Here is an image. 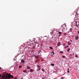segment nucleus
<instances>
[{"label": "nucleus", "instance_id": "nucleus-1", "mask_svg": "<svg viewBox=\"0 0 79 79\" xmlns=\"http://www.w3.org/2000/svg\"><path fill=\"white\" fill-rule=\"evenodd\" d=\"M8 78H12V79H13V76L12 75H11L10 73H9L8 75Z\"/></svg>", "mask_w": 79, "mask_h": 79}, {"label": "nucleus", "instance_id": "nucleus-2", "mask_svg": "<svg viewBox=\"0 0 79 79\" xmlns=\"http://www.w3.org/2000/svg\"><path fill=\"white\" fill-rule=\"evenodd\" d=\"M57 45L58 47H59V46H60V45H61V43H60V42H58L57 43Z\"/></svg>", "mask_w": 79, "mask_h": 79}, {"label": "nucleus", "instance_id": "nucleus-3", "mask_svg": "<svg viewBox=\"0 0 79 79\" xmlns=\"http://www.w3.org/2000/svg\"><path fill=\"white\" fill-rule=\"evenodd\" d=\"M75 39L76 40H79V37L78 36H76L75 37Z\"/></svg>", "mask_w": 79, "mask_h": 79}, {"label": "nucleus", "instance_id": "nucleus-4", "mask_svg": "<svg viewBox=\"0 0 79 79\" xmlns=\"http://www.w3.org/2000/svg\"><path fill=\"white\" fill-rule=\"evenodd\" d=\"M38 69L37 70L38 71H40L41 69L40 68V67H38V68H37Z\"/></svg>", "mask_w": 79, "mask_h": 79}, {"label": "nucleus", "instance_id": "nucleus-5", "mask_svg": "<svg viewBox=\"0 0 79 79\" xmlns=\"http://www.w3.org/2000/svg\"><path fill=\"white\" fill-rule=\"evenodd\" d=\"M73 28H71L69 29V31L70 32H72Z\"/></svg>", "mask_w": 79, "mask_h": 79}, {"label": "nucleus", "instance_id": "nucleus-6", "mask_svg": "<svg viewBox=\"0 0 79 79\" xmlns=\"http://www.w3.org/2000/svg\"><path fill=\"white\" fill-rule=\"evenodd\" d=\"M2 79H5V75H3L2 76Z\"/></svg>", "mask_w": 79, "mask_h": 79}, {"label": "nucleus", "instance_id": "nucleus-7", "mask_svg": "<svg viewBox=\"0 0 79 79\" xmlns=\"http://www.w3.org/2000/svg\"><path fill=\"white\" fill-rule=\"evenodd\" d=\"M27 69H30L31 68V67H29L28 66H27Z\"/></svg>", "mask_w": 79, "mask_h": 79}, {"label": "nucleus", "instance_id": "nucleus-8", "mask_svg": "<svg viewBox=\"0 0 79 79\" xmlns=\"http://www.w3.org/2000/svg\"><path fill=\"white\" fill-rule=\"evenodd\" d=\"M33 70H32V69H31L30 70V72H31V73H32V72H33Z\"/></svg>", "mask_w": 79, "mask_h": 79}, {"label": "nucleus", "instance_id": "nucleus-9", "mask_svg": "<svg viewBox=\"0 0 79 79\" xmlns=\"http://www.w3.org/2000/svg\"><path fill=\"white\" fill-rule=\"evenodd\" d=\"M21 62L22 63H24V60L22 59L21 60Z\"/></svg>", "mask_w": 79, "mask_h": 79}, {"label": "nucleus", "instance_id": "nucleus-10", "mask_svg": "<svg viewBox=\"0 0 79 79\" xmlns=\"http://www.w3.org/2000/svg\"><path fill=\"white\" fill-rule=\"evenodd\" d=\"M49 48L52 50V49H53V48L51 46H49Z\"/></svg>", "mask_w": 79, "mask_h": 79}, {"label": "nucleus", "instance_id": "nucleus-11", "mask_svg": "<svg viewBox=\"0 0 79 79\" xmlns=\"http://www.w3.org/2000/svg\"><path fill=\"white\" fill-rule=\"evenodd\" d=\"M35 63H37V59H36L35 60Z\"/></svg>", "mask_w": 79, "mask_h": 79}, {"label": "nucleus", "instance_id": "nucleus-12", "mask_svg": "<svg viewBox=\"0 0 79 79\" xmlns=\"http://www.w3.org/2000/svg\"><path fill=\"white\" fill-rule=\"evenodd\" d=\"M42 71H43V72H44V71H45V70H44V69H42Z\"/></svg>", "mask_w": 79, "mask_h": 79}, {"label": "nucleus", "instance_id": "nucleus-13", "mask_svg": "<svg viewBox=\"0 0 79 79\" xmlns=\"http://www.w3.org/2000/svg\"><path fill=\"white\" fill-rule=\"evenodd\" d=\"M51 65H52V66H55V65L53 64H51Z\"/></svg>", "mask_w": 79, "mask_h": 79}, {"label": "nucleus", "instance_id": "nucleus-14", "mask_svg": "<svg viewBox=\"0 0 79 79\" xmlns=\"http://www.w3.org/2000/svg\"><path fill=\"white\" fill-rule=\"evenodd\" d=\"M69 50H70V48H69L68 50H67V52H69Z\"/></svg>", "mask_w": 79, "mask_h": 79}, {"label": "nucleus", "instance_id": "nucleus-15", "mask_svg": "<svg viewBox=\"0 0 79 79\" xmlns=\"http://www.w3.org/2000/svg\"><path fill=\"white\" fill-rule=\"evenodd\" d=\"M22 66H23L22 65L19 66V68H22Z\"/></svg>", "mask_w": 79, "mask_h": 79}, {"label": "nucleus", "instance_id": "nucleus-16", "mask_svg": "<svg viewBox=\"0 0 79 79\" xmlns=\"http://www.w3.org/2000/svg\"><path fill=\"white\" fill-rule=\"evenodd\" d=\"M58 33L59 34H62V32H58Z\"/></svg>", "mask_w": 79, "mask_h": 79}, {"label": "nucleus", "instance_id": "nucleus-17", "mask_svg": "<svg viewBox=\"0 0 79 79\" xmlns=\"http://www.w3.org/2000/svg\"><path fill=\"white\" fill-rule=\"evenodd\" d=\"M64 35H67V34L66 33H64Z\"/></svg>", "mask_w": 79, "mask_h": 79}, {"label": "nucleus", "instance_id": "nucleus-18", "mask_svg": "<svg viewBox=\"0 0 79 79\" xmlns=\"http://www.w3.org/2000/svg\"><path fill=\"white\" fill-rule=\"evenodd\" d=\"M77 21L75 22V23H76L75 26H77Z\"/></svg>", "mask_w": 79, "mask_h": 79}, {"label": "nucleus", "instance_id": "nucleus-19", "mask_svg": "<svg viewBox=\"0 0 79 79\" xmlns=\"http://www.w3.org/2000/svg\"><path fill=\"white\" fill-rule=\"evenodd\" d=\"M68 45H71V43H69V42H68Z\"/></svg>", "mask_w": 79, "mask_h": 79}, {"label": "nucleus", "instance_id": "nucleus-20", "mask_svg": "<svg viewBox=\"0 0 79 79\" xmlns=\"http://www.w3.org/2000/svg\"><path fill=\"white\" fill-rule=\"evenodd\" d=\"M52 52L53 53V55H54L55 54V53H54V51H52Z\"/></svg>", "mask_w": 79, "mask_h": 79}, {"label": "nucleus", "instance_id": "nucleus-21", "mask_svg": "<svg viewBox=\"0 0 79 79\" xmlns=\"http://www.w3.org/2000/svg\"><path fill=\"white\" fill-rule=\"evenodd\" d=\"M60 53H63L64 52H63V51H60Z\"/></svg>", "mask_w": 79, "mask_h": 79}, {"label": "nucleus", "instance_id": "nucleus-22", "mask_svg": "<svg viewBox=\"0 0 79 79\" xmlns=\"http://www.w3.org/2000/svg\"><path fill=\"white\" fill-rule=\"evenodd\" d=\"M78 56L77 55H76L75 56V57H77L78 58H79V57H78Z\"/></svg>", "mask_w": 79, "mask_h": 79}, {"label": "nucleus", "instance_id": "nucleus-23", "mask_svg": "<svg viewBox=\"0 0 79 79\" xmlns=\"http://www.w3.org/2000/svg\"><path fill=\"white\" fill-rule=\"evenodd\" d=\"M23 72H24V73H26V71H25V70H23Z\"/></svg>", "mask_w": 79, "mask_h": 79}, {"label": "nucleus", "instance_id": "nucleus-24", "mask_svg": "<svg viewBox=\"0 0 79 79\" xmlns=\"http://www.w3.org/2000/svg\"><path fill=\"white\" fill-rule=\"evenodd\" d=\"M40 40H41V39H40L39 40H38V41H40L39 42H40Z\"/></svg>", "mask_w": 79, "mask_h": 79}, {"label": "nucleus", "instance_id": "nucleus-25", "mask_svg": "<svg viewBox=\"0 0 79 79\" xmlns=\"http://www.w3.org/2000/svg\"><path fill=\"white\" fill-rule=\"evenodd\" d=\"M61 34H60L59 35V37H60V36H61Z\"/></svg>", "mask_w": 79, "mask_h": 79}, {"label": "nucleus", "instance_id": "nucleus-26", "mask_svg": "<svg viewBox=\"0 0 79 79\" xmlns=\"http://www.w3.org/2000/svg\"><path fill=\"white\" fill-rule=\"evenodd\" d=\"M36 66H37V67H38V68L39 67H40V66H39V65H37Z\"/></svg>", "mask_w": 79, "mask_h": 79}, {"label": "nucleus", "instance_id": "nucleus-27", "mask_svg": "<svg viewBox=\"0 0 79 79\" xmlns=\"http://www.w3.org/2000/svg\"><path fill=\"white\" fill-rule=\"evenodd\" d=\"M35 58H38V56H35Z\"/></svg>", "mask_w": 79, "mask_h": 79}, {"label": "nucleus", "instance_id": "nucleus-28", "mask_svg": "<svg viewBox=\"0 0 79 79\" xmlns=\"http://www.w3.org/2000/svg\"><path fill=\"white\" fill-rule=\"evenodd\" d=\"M40 45L41 46L40 47H42L43 45H42V44H41V45Z\"/></svg>", "mask_w": 79, "mask_h": 79}, {"label": "nucleus", "instance_id": "nucleus-29", "mask_svg": "<svg viewBox=\"0 0 79 79\" xmlns=\"http://www.w3.org/2000/svg\"><path fill=\"white\" fill-rule=\"evenodd\" d=\"M64 48H65V49L67 48V47L65 46V47Z\"/></svg>", "mask_w": 79, "mask_h": 79}, {"label": "nucleus", "instance_id": "nucleus-30", "mask_svg": "<svg viewBox=\"0 0 79 79\" xmlns=\"http://www.w3.org/2000/svg\"><path fill=\"white\" fill-rule=\"evenodd\" d=\"M62 57H63V58H65V56H62Z\"/></svg>", "mask_w": 79, "mask_h": 79}, {"label": "nucleus", "instance_id": "nucleus-31", "mask_svg": "<svg viewBox=\"0 0 79 79\" xmlns=\"http://www.w3.org/2000/svg\"><path fill=\"white\" fill-rule=\"evenodd\" d=\"M67 73H69V71H67Z\"/></svg>", "mask_w": 79, "mask_h": 79}, {"label": "nucleus", "instance_id": "nucleus-32", "mask_svg": "<svg viewBox=\"0 0 79 79\" xmlns=\"http://www.w3.org/2000/svg\"><path fill=\"white\" fill-rule=\"evenodd\" d=\"M65 44H63V46H65Z\"/></svg>", "mask_w": 79, "mask_h": 79}, {"label": "nucleus", "instance_id": "nucleus-33", "mask_svg": "<svg viewBox=\"0 0 79 79\" xmlns=\"http://www.w3.org/2000/svg\"><path fill=\"white\" fill-rule=\"evenodd\" d=\"M62 32H64V30H62Z\"/></svg>", "mask_w": 79, "mask_h": 79}, {"label": "nucleus", "instance_id": "nucleus-34", "mask_svg": "<svg viewBox=\"0 0 79 79\" xmlns=\"http://www.w3.org/2000/svg\"><path fill=\"white\" fill-rule=\"evenodd\" d=\"M61 79H63V77H61Z\"/></svg>", "mask_w": 79, "mask_h": 79}, {"label": "nucleus", "instance_id": "nucleus-35", "mask_svg": "<svg viewBox=\"0 0 79 79\" xmlns=\"http://www.w3.org/2000/svg\"><path fill=\"white\" fill-rule=\"evenodd\" d=\"M70 41H71V42H72V40H70Z\"/></svg>", "mask_w": 79, "mask_h": 79}, {"label": "nucleus", "instance_id": "nucleus-36", "mask_svg": "<svg viewBox=\"0 0 79 79\" xmlns=\"http://www.w3.org/2000/svg\"><path fill=\"white\" fill-rule=\"evenodd\" d=\"M69 69H67V70H69Z\"/></svg>", "mask_w": 79, "mask_h": 79}, {"label": "nucleus", "instance_id": "nucleus-37", "mask_svg": "<svg viewBox=\"0 0 79 79\" xmlns=\"http://www.w3.org/2000/svg\"><path fill=\"white\" fill-rule=\"evenodd\" d=\"M32 78V77H30V78H31V79Z\"/></svg>", "mask_w": 79, "mask_h": 79}, {"label": "nucleus", "instance_id": "nucleus-38", "mask_svg": "<svg viewBox=\"0 0 79 79\" xmlns=\"http://www.w3.org/2000/svg\"><path fill=\"white\" fill-rule=\"evenodd\" d=\"M67 47L68 48V47H69V46H67Z\"/></svg>", "mask_w": 79, "mask_h": 79}, {"label": "nucleus", "instance_id": "nucleus-39", "mask_svg": "<svg viewBox=\"0 0 79 79\" xmlns=\"http://www.w3.org/2000/svg\"><path fill=\"white\" fill-rule=\"evenodd\" d=\"M76 25V24H75L74 25V26H77V25Z\"/></svg>", "mask_w": 79, "mask_h": 79}, {"label": "nucleus", "instance_id": "nucleus-40", "mask_svg": "<svg viewBox=\"0 0 79 79\" xmlns=\"http://www.w3.org/2000/svg\"><path fill=\"white\" fill-rule=\"evenodd\" d=\"M77 27H79L78 26H77Z\"/></svg>", "mask_w": 79, "mask_h": 79}, {"label": "nucleus", "instance_id": "nucleus-41", "mask_svg": "<svg viewBox=\"0 0 79 79\" xmlns=\"http://www.w3.org/2000/svg\"><path fill=\"white\" fill-rule=\"evenodd\" d=\"M39 42H37V44H39Z\"/></svg>", "mask_w": 79, "mask_h": 79}, {"label": "nucleus", "instance_id": "nucleus-42", "mask_svg": "<svg viewBox=\"0 0 79 79\" xmlns=\"http://www.w3.org/2000/svg\"><path fill=\"white\" fill-rule=\"evenodd\" d=\"M15 60V59L14 58V60Z\"/></svg>", "mask_w": 79, "mask_h": 79}, {"label": "nucleus", "instance_id": "nucleus-43", "mask_svg": "<svg viewBox=\"0 0 79 79\" xmlns=\"http://www.w3.org/2000/svg\"><path fill=\"white\" fill-rule=\"evenodd\" d=\"M70 55H71H71H72V54H70Z\"/></svg>", "mask_w": 79, "mask_h": 79}, {"label": "nucleus", "instance_id": "nucleus-44", "mask_svg": "<svg viewBox=\"0 0 79 79\" xmlns=\"http://www.w3.org/2000/svg\"><path fill=\"white\" fill-rule=\"evenodd\" d=\"M78 33H79V31H78Z\"/></svg>", "mask_w": 79, "mask_h": 79}, {"label": "nucleus", "instance_id": "nucleus-45", "mask_svg": "<svg viewBox=\"0 0 79 79\" xmlns=\"http://www.w3.org/2000/svg\"><path fill=\"white\" fill-rule=\"evenodd\" d=\"M0 76H1V75L0 74Z\"/></svg>", "mask_w": 79, "mask_h": 79}]
</instances>
